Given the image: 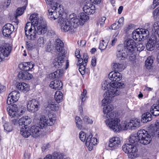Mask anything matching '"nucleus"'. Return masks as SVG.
Returning <instances> with one entry per match:
<instances>
[{"label":"nucleus","instance_id":"nucleus-54","mask_svg":"<svg viewBox=\"0 0 159 159\" xmlns=\"http://www.w3.org/2000/svg\"><path fill=\"white\" fill-rule=\"evenodd\" d=\"M149 118L150 119H152V116L151 114L149 112H146L145 113L143 114L142 115V119H148Z\"/></svg>","mask_w":159,"mask_h":159},{"label":"nucleus","instance_id":"nucleus-64","mask_svg":"<svg viewBox=\"0 0 159 159\" xmlns=\"http://www.w3.org/2000/svg\"><path fill=\"white\" fill-rule=\"evenodd\" d=\"M78 44L80 46L83 47L86 44V41L84 40H81L80 42H78Z\"/></svg>","mask_w":159,"mask_h":159},{"label":"nucleus","instance_id":"nucleus-34","mask_svg":"<svg viewBox=\"0 0 159 159\" xmlns=\"http://www.w3.org/2000/svg\"><path fill=\"white\" fill-rule=\"evenodd\" d=\"M28 87V85L25 83H19L17 84L16 86L18 90L24 92L29 90Z\"/></svg>","mask_w":159,"mask_h":159},{"label":"nucleus","instance_id":"nucleus-46","mask_svg":"<svg viewBox=\"0 0 159 159\" xmlns=\"http://www.w3.org/2000/svg\"><path fill=\"white\" fill-rule=\"evenodd\" d=\"M153 30L156 33L159 37V21H156L154 23Z\"/></svg>","mask_w":159,"mask_h":159},{"label":"nucleus","instance_id":"nucleus-44","mask_svg":"<svg viewBox=\"0 0 159 159\" xmlns=\"http://www.w3.org/2000/svg\"><path fill=\"white\" fill-rule=\"evenodd\" d=\"M37 45L40 47H43L45 43V39L43 37H40L37 39L36 42Z\"/></svg>","mask_w":159,"mask_h":159},{"label":"nucleus","instance_id":"nucleus-24","mask_svg":"<svg viewBox=\"0 0 159 159\" xmlns=\"http://www.w3.org/2000/svg\"><path fill=\"white\" fill-rule=\"evenodd\" d=\"M73 17L74 19L78 20V23H79V24L78 25V27L80 25H83L84 23L89 19V16L84 13L82 14L81 15H80V18H78L76 15L74 16Z\"/></svg>","mask_w":159,"mask_h":159},{"label":"nucleus","instance_id":"nucleus-17","mask_svg":"<svg viewBox=\"0 0 159 159\" xmlns=\"http://www.w3.org/2000/svg\"><path fill=\"white\" fill-rule=\"evenodd\" d=\"M157 42L156 36L152 35L149 39L146 44V48L148 50L151 51L153 50L156 45Z\"/></svg>","mask_w":159,"mask_h":159},{"label":"nucleus","instance_id":"nucleus-59","mask_svg":"<svg viewBox=\"0 0 159 159\" xmlns=\"http://www.w3.org/2000/svg\"><path fill=\"white\" fill-rule=\"evenodd\" d=\"M51 147L49 143H48L45 144L42 147V149L43 151H44L47 149Z\"/></svg>","mask_w":159,"mask_h":159},{"label":"nucleus","instance_id":"nucleus-20","mask_svg":"<svg viewBox=\"0 0 159 159\" xmlns=\"http://www.w3.org/2000/svg\"><path fill=\"white\" fill-rule=\"evenodd\" d=\"M109 78L114 81L118 82L120 81L122 78L121 74L117 71H111L108 75Z\"/></svg>","mask_w":159,"mask_h":159},{"label":"nucleus","instance_id":"nucleus-28","mask_svg":"<svg viewBox=\"0 0 159 159\" xmlns=\"http://www.w3.org/2000/svg\"><path fill=\"white\" fill-rule=\"evenodd\" d=\"M33 77V75L26 71H20L18 75V77L20 79L30 80Z\"/></svg>","mask_w":159,"mask_h":159},{"label":"nucleus","instance_id":"nucleus-14","mask_svg":"<svg viewBox=\"0 0 159 159\" xmlns=\"http://www.w3.org/2000/svg\"><path fill=\"white\" fill-rule=\"evenodd\" d=\"M129 53H130L128 52L125 47L119 46L117 48L116 56L120 59L124 60L127 57Z\"/></svg>","mask_w":159,"mask_h":159},{"label":"nucleus","instance_id":"nucleus-27","mask_svg":"<svg viewBox=\"0 0 159 159\" xmlns=\"http://www.w3.org/2000/svg\"><path fill=\"white\" fill-rule=\"evenodd\" d=\"M34 66L32 62H23L19 65V67L23 70L28 71L32 69Z\"/></svg>","mask_w":159,"mask_h":159},{"label":"nucleus","instance_id":"nucleus-47","mask_svg":"<svg viewBox=\"0 0 159 159\" xmlns=\"http://www.w3.org/2000/svg\"><path fill=\"white\" fill-rule=\"evenodd\" d=\"M86 65V63H83L79 65V70L80 73L82 75L84 74L85 72V66Z\"/></svg>","mask_w":159,"mask_h":159},{"label":"nucleus","instance_id":"nucleus-21","mask_svg":"<svg viewBox=\"0 0 159 159\" xmlns=\"http://www.w3.org/2000/svg\"><path fill=\"white\" fill-rule=\"evenodd\" d=\"M120 144V138L118 137H114L110 139L109 143V146L111 148H115L118 147Z\"/></svg>","mask_w":159,"mask_h":159},{"label":"nucleus","instance_id":"nucleus-49","mask_svg":"<svg viewBox=\"0 0 159 159\" xmlns=\"http://www.w3.org/2000/svg\"><path fill=\"white\" fill-rule=\"evenodd\" d=\"M106 18L105 17L103 16L99 18V20L97 21V25L99 26V25L101 27H103L105 23V21Z\"/></svg>","mask_w":159,"mask_h":159},{"label":"nucleus","instance_id":"nucleus-32","mask_svg":"<svg viewBox=\"0 0 159 159\" xmlns=\"http://www.w3.org/2000/svg\"><path fill=\"white\" fill-rule=\"evenodd\" d=\"M20 134L25 138H28L31 135L30 127H22L20 129Z\"/></svg>","mask_w":159,"mask_h":159},{"label":"nucleus","instance_id":"nucleus-30","mask_svg":"<svg viewBox=\"0 0 159 159\" xmlns=\"http://www.w3.org/2000/svg\"><path fill=\"white\" fill-rule=\"evenodd\" d=\"M46 111L50 112L52 111H56L58 110V107L56 106L54 101H52L48 102V104L46 107Z\"/></svg>","mask_w":159,"mask_h":159},{"label":"nucleus","instance_id":"nucleus-13","mask_svg":"<svg viewBox=\"0 0 159 159\" xmlns=\"http://www.w3.org/2000/svg\"><path fill=\"white\" fill-rule=\"evenodd\" d=\"M126 49L130 53H132L134 49L136 47V43L134 41L131 39H126L125 43Z\"/></svg>","mask_w":159,"mask_h":159},{"label":"nucleus","instance_id":"nucleus-53","mask_svg":"<svg viewBox=\"0 0 159 159\" xmlns=\"http://www.w3.org/2000/svg\"><path fill=\"white\" fill-rule=\"evenodd\" d=\"M7 107V111L15 110L18 111L17 106L15 104L9 105Z\"/></svg>","mask_w":159,"mask_h":159},{"label":"nucleus","instance_id":"nucleus-3","mask_svg":"<svg viewBox=\"0 0 159 159\" xmlns=\"http://www.w3.org/2000/svg\"><path fill=\"white\" fill-rule=\"evenodd\" d=\"M129 141L131 143H126L123 145L122 150L125 153L128 154L129 158L134 159L139 156L138 149L133 144L137 142L139 143L138 132L137 134L131 135L129 139Z\"/></svg>","mask_w":159,"mask_h":159},{"label":"nucleus","instance_id":"nucleus-25","mask_svg":"<svg viewBox=\"0 0 159 159\" xmlns=\"http://www.w3.org/2000/svg\"><path fill=\"white\" fill-rule=\"evenodd\" d=\"M49 86L56 90H61L62 89V84L61 80H55L50 82Z\"/></svg>","mask_w":159,"mask_h":159},{"label":"nucleus","instance_id":"nucleus-33","mask_svg":"<svg viewBox=\"0 0 159 159\" xmlns=\"http://www.w3.org/2000/svg\"><path fill=\"white\" fill-rule=\"evenodd\" d=\"M132 37L133 39L135 40L140 41L143 39L144 36H141L138 29L134 31L132 33Z\"/></svg>","mask_w":159,"mask_h":159},{"label":"nucleus","instance_id":"nucleus-35","mask_svg":"<svg viewBox=\"0 0 159 159\" xmlns=\"http://www.w3.org/2000/svg\"><path fill=\"white\" fill-rule=\"evenodd\" d=\"M37 117H39L38 119H53L56 117V114L50 112L48 114V117L43 115L38 114L37 115Z\"/></svg>","mask_w":159,"mask_h":159},{"label":"nucleus","instance_id":"nucleus-40","mask_svg":"<svg viewBox=\"0 0 159 159\" xmlns=\"http://www.w3.org/2000/svg\"><path fill=\"white\" fill-rule=\"evenodd\" d=\"M157 105L153 104L151 107V111L154 116L159 115V108L157 107Z\"/></svg>","mask_w":159,"mask_h":159},{"label":"nucleus","instance_id":"nucleus-26","mask_svg":"<svg viewBox=\"0 0 159 159\" xmlns=\"http://www.w3.org/2000/svg\"><path fill=\"white\" fill-rule=\"evenodd\" d=\"M114 109V106L112 104H110L105 107L103 108L104 117L105 116L107 119H113V118L110 116V112Z\"/></svg>","mask_w":159,"mask_h":159},{"label":"nucleus","instance_id":"nucleus-18","mask_svg":"<svg viewBox=\"0 0 159 159\" xmlns=\"http://www.w3.org/2000/svg\"><path fill=\"white\" fill-rule=\"evenodd\" d=\"M11 49V46L9 44H5L0 47V51L4 56L7 57L10 55Z\"/></svg>","mask_w":159,"mask_h":159},{"label":"nucleus","instance_id":"nucleus-12","mask_svg":"<svg viewBox=\"0 0 159 159\" xmlns=\"http://www.w3.org/2000/svg\"><path fill=\"white\" fill-rule=\"evenodd\" d=\"M39 106V102L38 100L33 99L28 102L27 109L30 111L34 112L38 110Z\"/></svg>","mask_w":159,"mask_h":159},{"label":"nucleus","instance_id":"nucleus-15","mask_svg":"<svg viewBox=\"0 0 159 159\" xmlns=\"http://www.w3.org/2000/svg\"><path fill=\"white\" fill-rule=\"evenodd\" d=\"M14 27L11 24L8 23L5 25L2 28V34L6 37H9L14 31Z\"/></svg>","mask_w":159,"mask_h":159},{"label":"nucleus","instance_id":"nucleus-62","mask_svg":"<svg viewBox=\"0 0 159 159\" xmlns=\"http://www.w3.org/2000/svg\"><path fill=\"white\" fill-rule=\"evenodd\" d=\"M45 1L47 5L51 6L54 5L55 4V3H54V0H46Z\"/></svg>","mask_w":159,"mask_h":159},{"label":"nucleus","instance_id":"nucleus-58","mask_svg":"<svg viewBox=\"0 0 159 159\" xmlns=\"http://www.w3.org/2000/svg\"><path fill=\"white\" fill-rule=\"evenodd\" d=\"M159 0H153V4L151 5V8L154 9L157 6L159 5Z\"/></svg>","mask_w":159,"mask_h":159},{"label":"nucleus","instance_id":"nucleus-42","mask_svg":"<svg viewBox=\"0 0 159 159\" xmlns=\"http://www.w3.org/2000/svg\"><path fill=\"white\" fill-rule=\"evenodd\" d=\"M113 67L115 70L117 71H121L124 69L123 64L119 63H114Z\"/></svg>","mask_w":159,"mask_h":159},{"label":"nucleus","instance_id":"nucleus-29","mask_svg":"<svg viewBox=\"0 0 159 159\" xmlns=\"http://www.w3.org/2000/svg\"><path fill=\"white\" fill-rule=\"evenodd\" d=\"M124 19L121 17L117 21H116L115 23L112 24L111 26L112 30H116L119 29L123 25Z\"/></svg>","mask_w":159,"mask_h":159},{"label":"nucleus","instance_id":"nucleus-10","mask_svg":"<svg viewBox=\"0 0 159 159\" xmlns=\"http://www.w3.org/2000/svg\"><path fill=\"white\" fill-rule=\"evenodd\" d=\"M63 53H60L58 56L53 60L52 65V66L56 68H59L61 67L63 63L64 62L65 55L62 54Z\"/></svg>","mask_w":159,"mask_h":159},{"label":"nucleus","instance_id":"nucleus-38","mask_svg":"<svg viewBox=\"0 0 159 159\" xmlns=\"http://www.w3.org/2000/svg\"><path fill=\"white\" fill-rule=\"evenodd\" d=\"M108 39L105 41L104 40L101 41L99 47V49L101 50H105L108 45Z\"/></svg>","mask_w":159,"mask_h":159},{"label":"nucleus","instance_id":"nucleus-23","mask_svg":"<svg viewBox=\"0 0 159 159\" xmlns=\"http://www.w3.org/2000/svg\"><path fill=\"white\" fill-rule=\"evenodd\" d=\"M7 111H8L9 114L11 118L16 117L19 119H30L29 117L26 116H23L20 118L21 114L18 113L17 111L11 110Z\"/></svg>","mask_w":159,"mask_h":159},{"label":"nucleus","instance_id":"nucleus-9","mask_svg":"<svg viewBox=\"0 0 159 159\" xmlns=\"http://www.w3.org/2000/svg\"><path fill=\"white\" fill-rule=\"evenodd\" d=\"M139 143L143 145H147L151 141L152 138L148 132L144 129H141L138 131Z\"/></svg>","mask_w":159,"mask_h":159},{"label":"nucleus","instance_id":"nucleus-48","mask_svg":"<svg viewBox=\"0 0 159 159\" xmlns=\"http://www.w3.org/2000/svg\"><path fill=\"white\" fill-rule=\"evenodd\" d=\"M89 134H86L83 131H81L79 133V137L80 140L83 142H86L87 136H88Z\"/></svg>","mask_w":159,"mask_h":159},{"label":"nucleus","instance_id":"nucleus-36","mask_svg":"<svg viewBox=\"0 0 159 159\" xmlns=\"http://www.w3.org/2000/svg\"><path fill=\"white\" fill-rule=\"evenodd\" d=\"M62 74V71L61 70L59 69L50 74L49 75V77L52 79H58L61 76Z\"/></svg>","mask_w":159,"mask_h":159},{"label":"nucleus","instance_id":"nucleus-16","mask_svg":"<svg viewBox=\"0 0 159 159\" xmlns=\"http://www.w3.org/2000/svg\"><path fill=\"white\" fill-rule=\"evenodd\" d=\"M98 142L97 139L94 137H92V135L89 134L88 136H87L85 145L86 146L89 147V150H91L94 145H96Z\"/></svg>","mask_w":159,"mask_h":159},{"label":"nucleus","instance_id":"nucleus-57","mask_svg":"<svg viewBox=\"0 0 159 159\" xmlns=\"http://www.w3.org/2000/svg\"><path fill=\"white\" fill-rule=\"evenodd\" d=\"M136 48H137L138 51L141 52L145 48V45L142 43H139V45H137Z\"/></svg>","mask_w":159,"mask_h":159},{"label":"nucleus","instance_id":"nucleus-41","mask_svg":"<svg viewBox=\"0 0 159 159\" xmlns=\"http://www.w3.org/2000/svg\"><path fill=\"white\" fill-rule=\"evenodd\" d=\"M153 61L151 57H148L145 62V65L148 69H150L152 67Z\"/></svg>","mask_w":159,"mask_h":159},{"label":"nucleus","instance_id":"nucleus-51","mask_svg":"<svg viewBox=\"0 0 159 159\" xmlns=\"http://www.w3.org/2000/svg\"><path fill=\"white\" fill-rule=\"evenodd\" d=\"M4 130L7 132H10L12 130V127L9 122H6L4 125Z\"/></svg>","mask_w":159,"mask_h":159},{"label":"nucleus","instance_id":"nucleus-63","mask_svg":"<svg viewBox=\"0 0 159 159\" xmlns=\"http://www.w3.org/2000/svg\"><path fill=\"white\" fill-rule=\"evenodd\" d=\"M11 3V0H5L4 7L6 8L8 7Z\"/></svg>","mask_w":159,"mask_h":159},{"label":"nucleus","instance_id":"nucleus-31","mask_svg":"<svg viewBox=\"0 0 159 159\" xmlns=\"http://www.w3.org/2000/svg\"><path fill=\"white\" fill-rule=\"evenodd\" d=\"M87 91L85 89H84L82 93L81 94L80 98L81 100V105L79 107V110L80 112H82L83 111L82 106L84 105V102L86 100L87 98L86 94Z\"/></svg>","mask_w":159,"mask_h":159},{"label":"nucleus","instance_id":"nucleus-11","mask_svg":"<svg viewBox=\"0 0 159 159\" xmlns=\"http://www.w3.org/2000/svg\"><path fill=\"white\" fill-rule=\"evenodd\" d=\"M20 96V93L18 91L16 90L12 91L8 96L7 100V103L8 105H10L16 102L19 99Z\"/></svg>","mask_w":159,"mask_h":159},{"label":"nucleus","instance_id":"nucleus-55","mask_svg":"<svg viewBox=\"0 0 159 159\" xmlns=\"http://www.w3.org/2000/svg\"><path fill=\"white\" fill-rule=\"evenodd\" d=\"M154 18L157 20L159 19V7L156 9L153 12Z\"/></svg>","mask_w":159,"mask_h":159},{"label":"nucleus","instance_id":"nucleus-7","mask_svg":"<svg viewBox=\"0 0 159 159\" xmlns=\"http://www.w3.org/2000/svg\"><path fill=\"white\" fill-rule=\"evenodd\" d=\"M49 14L48 16L51 20H54L57 18H62L63 16V8L59 4L56 2L54 5L51 6L48 10ZM65 16H64V17Z\"/></svg>","mask_w":159,"mask_h":159},{"label":"nucleus","instance_id":"nucleus-56","mask_svg":"<svg viewBox=\"0 0 159 159\" xmlns=\"http://www.w3.org/2000/svg\"><path fill=\"white\" fill-rule=\"evenodd\" d=\"M154 128L156 130L155 131V134L158 137H159V123L156 122L154 125Z\"/></svg>","mask_w":159,"mask_h":159},{"label":"nucleus","instance_id":"nucleus-1","mask_svg":"<svg viewBox=\"0 0 159 159\" xmlns=\"http://www.w3.org/2000/svg\"><path fill=\"white\" fill-rule=\"evenodd\" d=\"M149 120H106L107 125L114 132L133 129L144 125Z\"/></svg>","mask_w":159,"mask_h":159},{"label":"nucleus","instance_id":"nucleus-4","mask_svg":"<svg viewBox=\"0 0 159 159\" xmlns=\"http://www.w3.org/2000/svg\"><path fill=\"white\" fill-rule=\"evenodd\" d=\"M39 120L37 125H33L30 127L31 135L34 138L38 137L42 134V129H48V126H52L55 122V120Z\"/></svg>","mask_w":159,"mask_h":159},{"label":"nucleus","instance_id":"nucleus-5","mask_svg":"<svg viewBox=\"0 0 159 159\" xmlns=\"http://www.w3.org/2000/svg\"><path fill=\"white\" fill-rule=\"evenodd\" d=\"M123 83L119 82L118 86H116V84L114 82H111L110 83L106 81H105L102 83V88L103 90L107 89L109 90L107 91L105 93L106 96H117L120 94V88L118 86H122Z\"/></svg>","mask_w":159,"mask_h":159},{"label":"nucleus","instance_id":"nucleus-22","mask_svg":"<svg viewBox=\"0 0 159 159\" xmlns=\"http://www.w3.org/2000/svg\"><path fill=\"white\" fill-rule=\"evenodd\" d=\"M64 46L62 41L59 39H57L55 42L53 47H54L55 49L60 52V53H64V51L63 50Z\"/></svg>","mask_w":159,"mask_h":159},{"label":"nucleus","instance_id":"nucleus-61","mask_svg":"<svg viewBox=\"0 0 159 159\" xmlns=\"http://www.w3.org/2000/svg\"><path fill=\"white\" fill-rule=\"evenodd\" d=\"M117 34L114 35L113 36V39L111 41V45L113 46L115 45L116 43L117 39Z\"/></svg>","mask_w":159,"mask_h":159},{"label":"nucleus","instance_id":"nucleus-8","mask_svg":"<svg viewBox=\"0 0 159 159\" xmlns=\"http://www.w3.org/2000/svg\"><path fill=\"white\" fill-rule=\"evenodd\" d=\"M31 22H27L25 28V34L28 39L31 40H35L37 37V30L34 25Z\"/></svg>","mask_w":159,"mask_h":159},{"label":"nucleus","instance_id":"nucleus-43","mask_svg":"<svg viewBox=\"0 0 159 159\" xmlns=\"http://www.w3.org/2000/svg\"><path fill=\"white\" fill-rule=\"evenodd\" d=\"M141 35L144 36L143 37V39H144L147 37L148 35L149 34V32L147 30L145 29H138Z\"/></svg>","mask_w":159,"mask_h":159},{"label":"nucleus","instance_id":"nucleus-52","mask_svg":"<svg viewBox=\"0 0 159 159\" xmlns=\"http://www.w3.org/2000/svg\"><path fill=\"white\" fill-rule=\"evenodd\" d=\"M75 123L78 129L80 130L81 129L83 125V121L82 120H76Z\"/></svg>","mask_w":159,"mask_h":159},{"label":"nucleus","instance_id":"nucleus-37","mask_svg":"<svg viewBox=\"0 0 159 159\" xmlns=\"http://www.w3.org/2000/svg\"><path fill=\"white\" fill-rule=\"evenodd\" d=\"M55 101L58 103L61 102L63 98V94L60 91H57L55 93Z\"/></svg>","mask_w":159,"mask_h":159},{"label":"nucleus","instance_id":"nucleus-45","mask_svg":"<svg viewBox=\"0 0 159 159\" xmlns=\"http://www.w3.org/2000/svg\"><path fill=\"white\" fill-rule=\"evenodd\" d=\"M19 125L20 126L24 125L25 126L28 125L31 122V120H19Z\"/></svg>","mask_w":159,"mask_h":159},{"label":"nucleus","instance_id":"nucleus-6","mask_svg":"<svg viewBox=\"0 0 159 159\" xmlns=\"http://www.w3.org/2000/svg\"><path fill=\"white\" fill-rule=\"evenodd\" d=\"M30 20L32 21V24L34 25L36 27L38 34L43 35L47 32L48 30L47 24L43 20L38 19L37 13L31 15Z\"/></svg>","mask_w":159,"mask_h":159},{"label":"nucleus","instance_id":"nucleus-50","mask_svg":"<svg viewBox=\"0 0 159 159\" xmlns=\"http://www.w3.org/2000/svg\"><path fill=\"white\" fill-rule=\"evenodd\" d=\"M26 5L25 4L24 6L17 9L16 12V16H21L23 14L24 11L26 9Z\"/></svg>","mask_w":159,"mask_h":159},{"label":"nucleus","instance_id":"nucleus-2","mask_svg":"<svg viewBox=\"0 0 159 159\" xmlns=\"http://www.w3.org/2000/svg\"><path fill=\"white\" fill-rule=\"evenodd\" d=\"M75 15V14L73 13L70 15L69 19L65 16L59 18L58 22L60 24L61 29L64 32H69L71 34H73L75 31L79 23H77L78 20L75 19L73 17Z\"/></svg>","mask_w":159,"mask_h":159},{"label":"nucleus","instance_id":"nucleus-60","mask_svg":"<svg viewBox=\"0 0 159 159\" xmlns=\"http://www.w3.org/2000/svg\"><path fill=\"white\" fill-rule=\"evenodd\" d=\"M26 48L30 50H32L34 48L32 43L30 42H27L26 43Z\"/></svg>","mask_w":159,"mask_h":159},{"label":"nucleus","instance_id":"nucleus-39","mask_svg":"<svg viewBox=\"0 0 159 159\" xmlns=\"http://www.w3.org/2000/svg\"><path fill=\"white\" fill-rule=\"evenodd\" d=\"M105 98L102 100V105L103 106L107 105L108 103L110 102L111 100V98L115 96H108V97L106 96L105 93L104 94Z\"/></svg>","mask_w":159,"mask_h":159},{"label":"nucleus","instance_id":"nucleus-19","mask_svg":"<svg viewBox=\"0 0 159 159\" xmlns=\"http://www.w3.org/2000/svg\"><path fill=\"white\" fill-rule=\"evenodd\" d=\"M84 11L88 15L93 14L95 12V6L89 3H87L83 7Z\"/></svg>","mask_w":159,"mask_h":159}]
</instances>
